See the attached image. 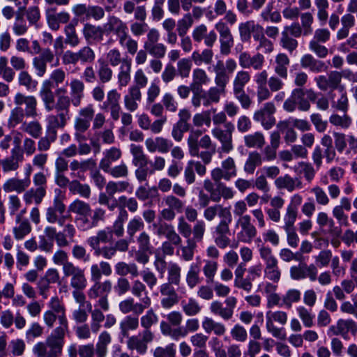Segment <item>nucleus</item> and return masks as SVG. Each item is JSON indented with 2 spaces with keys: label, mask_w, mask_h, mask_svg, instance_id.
I'll list each match as a JSON object with an SVG mask.
<instances>
[{
  "label": "nucleus",
  "mask_w": 357,
  "mask_h": 357,
  "mask_svg": "<svg viewBox=\"0 0 357 357\" xmlns=\"http://www.w3.org/2000/svg\"><path fill=\"white\" fill-rule=\"evenodd\" d=\"M283 220L284 223L283 229L287 234V243L290 247L296 248L298 245L300 241L294 227V223L296 220L283 219Z\"/></svg>",
  "instance_id": "79ce46f5"
},
{
  "label": "nucleus",
  "mask_w": 357,
  "mask_h": 357,
  "mask_svg": "<svg viewBox=\"0 0 357 357\" xmlns=\"http://www.w3.org/2000/svg\"><path fill=\"white\" fill-rule=\"evenodd\" d=\"M209 80L210 79L204 69L199 68H195L192 71L191 87L202 88V86L207 84Z\"/></svg>",
  "instance_id": "774afa93"
},
{
  "label": "nucleus",
  "mask_w": 357,
  "mask_h": 357,
  "mask_svg": "<svg viewBox=\"0 0 357 357\" xmlns=\"http://www.w3.org/2000/svg\"><path fill=\"white\" fill-rule=\"evenodd\" d=\"M130 153L132 155V164L135 166L144 167L147 164V158L144 153L142 147L139 145L132 144L130 146Z\"/></svg>",
  "instance_id": "bf43d9fd"
},
{
  "label": "nucleus",
  "mask_w": 357,
  "mask_h": 357,
  "mask_svg": "<svg viewBox=\"0 0 357 357\" xmlns=\"http://www.w3.org/2000/svg\"><path fill=\"white\" fill-rule=\"evenodd\" d=\"M303 202V197L299 194H294L290 199V203L287 207L283 219L296 220L299 206Z\"/></svg>",
  "instance_id": "de8ad7c7"
},
{
  "label": "nucleus",
  "mask_w": 357,
  "mask_h": 357,
  "mask_svg": "<svg viewBox=\"0 0 357 357\" xmlns=\"http://www.w3.org/2000/svg\"><path fill=\"white\" fill-rule=\"evenodd\" d=\"M277 128L283 134L284 140L287 144H292L296 141L298 137L297 132L288 119L280 121L277 123Z\"/></svg>",
  "instance_id": "f704fd0d"
},
{
  "label": "nucleus",
  "mask_w": 357,
  "mask_h": 357,
  "mask_svg": "<svg viewBox=\"0 0 357 357\" xmlns=\"http://www.w3.org/2000/svg\"><path fill=\"white\" fill-rule=\"evenodd\" d=\"M69 86L70 103L74 107H77L81 105L84 97V84L81 79L74 78L71 79Z\"/></svg>",
  "instance_id": "393cba45"
},
{
  "label": "nucleus",
  "mask_w": 357,
  "mask_h": 357,
  "mask_svg": "<svg viewBox=\"0 0 357 357\" xmlns=\"http://www.w3.org/2000/svg\"><path fill=\"white\" fill-rule=\"evenodd\" d=\"M46 195V190L43 188H31L26 190L23 195L24 202L26 205L35 203L39 205Z\"/></svg>",
  "instance_id": "ea45409f"
},
{
  "label": "nucleus",
  "mask_w": 357,
  "mask_h": 357,
  "mask_svg": "<svg viewBox=\"0 0 357 357\" xmlns=\"http://www.w3.org/2000/svg\"><path fill=\"white\" fill-rule=\"evenodd\" d=\"M290 60L284 53L278 54L275 59L274 71L280 78L286 79L288 76V66Z\"/></svg>",
  "instance_id": "58836bf2"
},
{
  "label": "nucleus",
  "mask_w": 357,
  "mask_h": 357,
  "mask_svg": "<svg viewBox=\"0 0 357 357\" xmlns=\"http://www.w3.org/2000/svg\"><path fill=\"white\" fill-rule=\"evenodd\" d=\"M120 98L121 94L116 89L110 90L107 92L106 100L100 107L105 112L109 111L114 121H117L120 117L121 109L119 103Z\"/></svg>",
  "instance_id": "6ab92c4d"
},
{
  "label": "nucleus",
  "mask_w": 357,
  "mask_h": 357,
  "mask_svg": "<svg viewBox=\"0 0 357 357\" xmlns=\"http://www.w3.org/2000/svg\"><path fill=\"white\" fill-rule=\"evenodd\" d=\"M158 321V315L153 309H150L146 312L140 318V324L144 330L142 332H149L150 334H154L151 328L153 325L157 324Z\"/></svg>",
  "instance_id": "4d7b16f0"
},
{
  "label": "nucleus",
  "mask_w": 357,
  "mask_h": 357,
  "mask_svg": "<svg viewBox=\"0 0 357 357\" xmlns=\"http://www.w3.org/2000/svg\"><path fill=\"white\" fill-rule=\"evenodd\" d=\"M14 102L16 105L24 104L26 107L24 114L27 117L35 118L38 116L37 105L38 102L33 96H24L22 93H17L15 96Z\"/></svg>",
  "instance_id": "b1692460"
},
{
  "label": "nucleus",
  "mask_w": 357,
  "mask_h": 357,
  "mask_svg": "<svg viewBox=\"0 0 357 357\" xmlns=\"http://www.w3.org/2000/svg\"><path fill=\"white\" fill-rule=\"evenodd\" d=\"M77 20H73L68 23L64 27L65 40L64 43L70 47H75L80 44L81 39L76 31Z\"/></svg>",
  "instance_id": "2f4dec72"
},
{
  "label": "nucleus",
  "mask_w": 357,
  "mask_h": 357,
  "mask_svg": "<svg viewBox=\"0 0 357 357\" xmlns=\"http://www.w3.org/2000/svg\"><path fill=\"white\" fill-rule=\"evenodd\" d=\"M114 236L112 234V228L110 227H107L104 229H99L96 232V235L88 238L86 243L93 250L100 247V243L112 242Z\"/></svg>",
  "instance_id": "bb28decb"
},
{
  "label": "nucleus",
  "mask_w": 357,
  "mask_h": 357,
  "mask_svg": "<svg viewBox=\"0 0 357 357\" xmlns=\"http://www.w3.org/2000/svg\"><path fill=\"white\" fill-rule=\"evenodd\" d=\"M213 71L215 73L214 81L216 86L225 90L229 82L230 75L226 71L223 61L218 60L215 64L213 66Z\"/></svg>",
  "instance_id": "c85d7f7f"
},
{
  "label": "nucleus",
  "mask_w": 357,
  "mask_h": 357,
  "mask_svg": "<svg viewBox=\"0 0 357 357\" xmlns=\"http://www.w3.org/2000/svg\"><path fill=\"white\" fill-rule=\"evenodd\" d=\"M68 210L78 216L86 215L92 213L90 205L79 199H76L69 205Z\"/></svg>",
  "instance_id": "052dcab7"
},
{
  "label": "nucleus",
  "mask_w": 357,
  "mask_h": 357,
  "mask_svg": "<svg viewBox=\"0 0 357 357\" xmlns=\"http://www.w3.org/2000/svg\"><path fill=\"white\" fill-rule=\"evenodd\" d=\"M106 26L108 31H113V33L117 36L121 47L126 49L127 52L130 55L136 54L138 43L129 35L126 22L115 15H109L107 17Z\"/></svg>",
  "instance_id": "f03ea898"
},
{
  "label": "nucleus",
  "mask_w": 357,
  "mask_h": 357,
  "mask_svg": "<svg viewBox=\"0 0 357 357\" xmlns=\"http://www.w3.org/2000/svg\"><path fill=\"white\" fill-rule=\"evenodd\" d=\"M243 142L249 149H261L266 144L265 137L261 132L257 131L245 135Z\"/></svg>",
  "instance_id": "a19ab883"
},
{
  "label": "nucleus",
  "mask_w": 357,
  "mask_h": 357,
  "mask_svg": "<svg viewBox=\"0 0 357 357\" xmlns=\"http://www.w3.org/2000/svg\"><path fill=\"white\" fill-rule=\"evenodd\" d=\"M237 174L235 161L233 158L228 157L221 162L220 167L213 169L211 172V178L215 182H219L222 179L230 181Z\"/></svg>",
  "instance_id": "4468645a"
},
{
  "label": "nucleus",
  "mask_w": 357,
  "mask_h": 357,
  "mask_svg": "<svg viewBox=\"0 0 357 357\" xmlns=\"http://www.w3.org/2000/svg\"><path fill=\"white\" fill-rule=\"evenodd\" d=\"M77 55L79 63L82 64L92 63L96 59L94 50L89 45H85L78 50Z\"/></svg>",
  "instance_id": "338daca9"
},
{
  "label": "nucleus",
  "mask_w": 357,
  "mask_h": 357,
  "mask_svg": "<svg viewBox=\"0 0 357 357\" xmlns=\"http://www.w3.org/2000/svg\"><path fill=\"white\" fill-rule=\"evenodd\" d=\"M250 73L241 70L236 72L232 81L233 90H242L250 82Z\"/></svg>",
  "instance_id": "5fc2aeb1"
},
{
  "label": "nucleus",
  "mask_w": 357,
  "mask_h": 357,
  "mask_svg": "<svg viewBox=\"0 0 357 357\" xmlns=\"http://www.w3.org/2000/svg\"><path fill=\"white\" fill-rule=\"evenodd\" d=\"M139 327V318L133 315L125 317L119 324L120 335L128 337L129 332L136 331Z\"/></svg>",
  "instance_id": "e433bc0d"
},
{
  "label": "nucleus",
  "mask_w": 357,
  "mask_h": 357,
  "mask_svg": "<svg viewBox=\"0 0 357 357\" xmlns=\"http://www.w3.org/2000/svg\"><path fill=\"white\" fill-rule=\"evenodd\" d=\"M93 284L87 291L88 297L94 300L98 298L96 306L100 307L105 312L109 310L108 295L112 289V282L109 280L92 282Z\"/></svg>",
  "instance_id": "20e7f679"
},
{
  "label": "nucleus",
  "mask_w": 357,
  "mask_h": 357,
  "mask_svg": "<svg viewBox=\"0 0 357 357\" xmlns=\"http://www.w3.org/2000/svg\"><path fill=\"white\" fill-rule=\"evenodd\" d=\"M264 62L265 58L259 52L251 55L248 52H242L238 56L239 65L243 69L252 68L259 71L264 68Z\"/></svg>",
  "instance_id": "aec40b11"
},
{
  "label": "nucleus",
  "mask_w": 357,
  "mask_h": 357,
  "mask_svg": "<svg viewBox=\"0 0 357 357\" xmlns=\"http://www.w3.org/2000/svg\"><path fill=\"white\" fill-rule=\"evenodd\" d=\"M276 107L273 102H267L263 106L255 112L253 119L261 123V126L266 130L271 129L276 123L274 114Z\"/></svg>",
  "instance_id": "9b49d317"
},
{
  "label": "nucleus",
  "mask_w": 357,
  "mask_h": 357,
  "mask_svg": "<svg viewBox=\"0 0 357 357\" xmlns=\"http://www.w3.org/2000/svg\"><path fill=\"white\" fill-rule=\"evenodd\" d=\"M234 129V125L231 122H227L224 125V128L215 126L211 130L212 135L221 144L220 147V152L229 153L234 149L233 132Z\"/></svg>",
  "instance_id": "0eeeda50"
},
{
  "label": "nucleus",
  "mask_w": 357,
  "mask_h": 357,
  "mask_svg": "<svg viewBox=\"0 0 357 357\" xmlns=\"http://www.w3.org/2000/svg\"><path fill=\"white\" fill-rule=\"evenodd\" d=\"M45 109L47 112L55 110L56 114H51L46 118L47 131L56 132V129L65 127L70 119V108L56 105L54 99H41Z\"/></svg>",
  "instance_id": "7ed1b4c3"
},
{
  "label": "nucleus",
  "mask_w": 357,
  "mask_h": 357,
  "mask_svg": "<svg viewBox=\"0 0 357 357\" xmlns=\"http://www.w3.org/2000/svg\"><path fill=\"white\" fill-rule=\"evenodd\" d=\"M116 275L125 278L126 275L130 274L132 277L139 275L137 266L135 263L127 264L124 261H119L114 266Z\"/></svg>",
  "instance_id": "09e8293b"
},
{
  "label": "nucleus",
  "mask_w": 357,
  "mask_h": 357,
  "mask_svg": "<svg viewBox=\"0 0 357 357\" xmlns=\"http://www.w3.org/2000/svg\"><path fill=\"white\" fill-rule=\"evenodd\" d=\"M11 151L10 156L2 160L0 162L4 172L15 171L19 167V163L24 160L23 154Z\"/></svg>",
  "instance_id": "c03bdc74"
},
{
  "label": "nucleus",
  "mask_w": 357,
  "mask_h": 357,
  "mask_svg": "<svg viewBox=\"0 0 357 357\" xmlns=\"http://www.w3.org/2000/svg\"><path fill=\"white\" fill-rule=\"evenodd\" d=\"M47 306L49 307L48 310H52L54 312L59 314V320L67 319L65 305L58 296L52 297L47 303Z\"/></svg>",
  "instance_id": "13d9d810"
},
{
  "label": "nucleus",
  "mask_w": 357,
  "mask_h": 357,
  "mask_svg": "<svg viewBox=\"0 0 357 357\" xmlns=\"http://www.w3.org/2000/svg\"><path fill=\"white\" fill-rule=\"evenodd\" d=\"M151 305V299L149 296L146 295L140 299V302H135L133 298L128 297L119 303V308L123 314H126L132 312L136 315H139L148 309Z\"/></svg>",
  "instance_id": "ddd939ff"
},
{
  "label": "nucleus",
  "mask_w": 357,
  "mask_h": 357,
  "mask_svg": "<svg viewBox=\"0 0 357 357\" xmlns=\"http://www.w3.org/2000/svg\"><path fill=\"white\" fill-rule=\"evenodd\" d=\"M336 153L333 146L327 147L324 153L319 146H316L312 153V158L317 168L319 169L322 165L323 156L326 158L328 163L331 162L335 158Z\"/></svg>",
  "instance_id": "c756f323"
},
{
  "label": "nucleus",
  "mask_w": 357,
  "mask_h": 357,
  "mask_svg": "<svg viewBox=\"0 0 357 357\" xmlns=\"http://www.w3.org/2000/svg\"><path fill=\"white\" fill-rule=\"evenodd\" d=\"M128 213L126 210L119 211L118 216L113 223L112 228V235L121 238L124 234V222L128 220Z\"/></svg>",
  "instance_id": "603ef678"
},
{
  "label": "nucleus",
  "mask_w": 357,
  "mask_h": 357,
  "mask_svg": "<svg viewBox=\"0 0 357 357\" xmlns=\"http://www.w3.org/2000/svg\"><path fill=\"white\" fill-rule=\"evenodd\" d=\"M154 337V334L141 332L137 335L127 337L126 345L128 349L136 351L139 355H144L148 350V344L153 341Z\"/></svg>",
  "instance_id": "2eb2a0df"
},
{
  "label": "nucleus",
  "mask_w": 357,
  "mask_h": 357,
  "mask_svg": "<svg viewBox=\"0 0 357 357\" xmlns=\"http://www.w3.org/2000/svg\"><path fill=\"white\" fill-rule=\"evenodd\" d=\"M181 280V268L175 262H169L167 266V282L175 286H179Z\"/></svg>",
  "instance_id": "864d4df0"
},
{
  "label": "nucleus",
  "mask_w": 357,
  "mask_h": 357,
  "mask_svg": "<svg viewBox=\"0 0 357 357\" xmlns=\"http://www.w3.org/2000/svg\"><path fill=\"white\" fill-rule=\"evenodd\" d=\"M174 286L170 283L164 282L159 287V292L161 295L160 305L163 309L169 310L179 302L180 297Z\"/></svg>",
  "instance_id": "a211bd4d"
},
{
  "label": "nucleus",
  "mask_w": 357,
  "mask_h": 357,
  "mask_svg": "<svg viewBox=\"0 0 357 357\" xmlns=\"http://www.w3.org/2000/svg\"><path fill=\"white\" fill-rule=\"evenodd\" d=\"M107 22L102 26L86 23L82 29L83 36L89 44L100 43L104 40V34L109 35L113 31H108Z\"/></svg>",
  "instance_id": "f3484780"
},
{
  "label": "nucleus",
  "mask_w": 357,
  "mask_h": 357,
  "mask_svg": "<svg viewBox=\"0 0 357 357\" xmlns=\"http://www.w3.org/2000/svg\"><path fill=\"white\" fill-rule=\"evenodd\" d=\"M235 228L238 229L237 241L241 243H251L257 235V228L252 222L250 215L248 214L236 220Z\"/></svg>",
  "instance_id": "6e6552de"
},
{
  "label": "nucleus",
  "mask_w": 357,
  "mask_h": 357,
  "mask_svg": "<svg viewBox=\"0 0 357 357\" xmlns=\"http://www.w3.org/2000/svg\"><path fill=\"white\" fill-rule=\"evenodd\" d=\"M132 60L130 59L119 66L118 72V84L120 87L126 86L130 81Z\"/></svg>",
  "instance_id": "49530a36"
},
{
  "label": "nucleus",
  "mask_w": 357,
  "mask_h": 357,
  "mask_svg": "<svg viewBox=\"0 0 357 357\" xmlns=\"http://www.w3.org/2000/svg\"><path fill=\"white\" fill-rule=\"evenodd\" d=\"M301 66L309 68L313 73H320L326 70L327 66L320 60L316 59L310 54H304L301 59Z\"/></svg>",
  "instance_id": "72a5a7b5"
},
{
  "label": "nucleus",
  "mask_w": 357,
  "mask_h": 357,
  "mask_svg": "<svg viewBox=\"0 0 357 357\" xmlns=\"http://www.w3.org/2000/svg\"><path fill=\"white\" fill-rule=\"evenodd\" d=\"M266 327L268 332L276 338L284 340L286 335L283 328H278L274 325V322H277L280 325H285L288 320L287 312L281 310L271 311L269 310L266 313Z\"/></svg>",
  "instance_id": "1a4fd4ad"
},
{
  "label": "nucleus",
  "mask_w": 357,
  "mask_h": 357,
  "mask_svg": "<svg viewBox=\"0 0 357 357\" xmlns=\"http://www.w3.org/2000/svg\"><path fill=\"white\" fill-rule=\"evenodd\" d=\"M66 79V73L62 68L54 69L50 75V79H45L39 91L40 99H54V87L62 84Z\"/></svg>",
  "instance_id": "423d86ee"
},
{
  "label": "nucleus",
  "mask_w": 357,
  "mask_h": 357,
  "mask_svg": "<svg viewBox=\"0 0 357 357\" xmlns=\"http://www.w3.org/2000/svg\"><path fill=\"white\" fill-rule=\"evenodd\" d=\"M202 326L206 333H213L217 336H222L227 331L224 324L208 317L204 318Z\"/></svg>",
  "instance_id": "473e14b6"
},
{
  "label": "nucleus",
  "mask_w": 357,
  "mask_h": 357,
  "mask_svg": "<svg viewBox=\"0 0 357 357\" xmlns=\"http://www.w3.org/2000/svg\"><path fill=\"white\" fill-rule=\"evenodd\" d=\"M262 161L263 158L259 152L252 151L249 153L243 166V171L247 174H253L256 168L261 165Z\"/></svg>",
  "instance_id": "a18cd8bd"
},
{
  "label": "nucleus",
  "mask_w": 357,
  "mask_h": 357,
  "mask_svg": "<svg viewBox=\"0 0 357 357\" xmlns=\"http://www.w3.org/2000/svg\"><path fill=\"white\" fill-rule=\"evenodd\" d=\"M31 180L29 178L20 179L16 177L8 178L3 184V189L6 192H16L22 193L30 185Z\"/></svg>",
  "instance_id": "cd10ccee"
},
{
  "label": "nucleus",
  "mask_w": 357,
  "mask_h": 357,
  "mask_svg": "<svg viewBox=\"0 0 357 357\" xmlns=\"http://www.w3.org/2000/svg\"><path fill=\"white\" fill-rule=\"evenodd\" d=\"M68 189L73 195H79L85 199H89L91 196V188L89 185L81 183L77 179L71 181Z\"/></svg>",
  "instance_id": "e2e57ef3"
},
{
  "label": "nucleus",
  "mask_w": 357,
  "mask_h": 357,
  "mask_svg": "<svg viewBox=\"0 0 357 357\" xmlns=\"http://www.w3.org/2000/svg\"><path fill=\"white\" fill-rule=\"evenodd\" d=\"M225 307L223 303L218 300L211 303L209 310L215 316L220 317L225 321H229L232 319L234 313V309L236 307L237 299L234 296L227 297L225 300Z\"/></svg>",
  "instance_id": "9d476101"
},
{
  "label": "nucleus",
  "mask_w": 357,
  "mask_h": 357,
  "mask_svg": "<svg viewBox=\"0 0 357 357\" xmlns=\"http://www.w3.org/2000/svg\"><path fill=\"white\" fill-rule=\"evenodd\" d=\"M54 103L56 105L70 108V97L67 95V89L66 87H56L54 93Z\"/></svg>",
  "instance_id": "69168bd1"
},
{
  "label": "nucleus",
  "mask_w": 357,
  "mask_h": 357,
  "mask_svg": "<svg viewBox=\"0 0 357 357\" xmlns=\"http://www.w3.org/2000/svg\"><path fill=\"white\" fill-rule=\"evenodd\" d=\"M195 171L200 176H203L206 173V167L200 161L193 160H189L184 169V180L188 185H192L195 182L196 176Z\"/></svg>",
  "instance_id": "412c9836"
},
{
  "label": "nucleus",
  "mask_w": 357,
  "mask_h": 357,
  "mask_svg": "<svg viewBox=\"0 0 357 357\" xmlns=\"http://www.w3.org/2000/svg\"><path fill=\"white\" fill-rule=\"evenodd\" d=\"M66 206L63 202V199L59 196H56L53 199L52 206L47 208L45 217L49 224L57 223L63 227L61 231H57L53 226H47L44 229V236L56 242L59 248H66L75 242V238L77 234V229L72 223L66 222L71 220L70 215H64Z\"/></svg>",
  "instance_id": "f257e3e1"
},
{
  "label": "nucleus",
  "mask_w": 357,
  "mask_h": 357,
  "mask_svg": "<svg viewBox=\"0 0 357 357\" xmlns=\"http://www.w3.org/2000/svg\"><path fill=\"white\" fill-rule=\"evenodd\" d=\"M15 226L13 228L14 238L21 241L32 231V227L29 219H22L20 217L15 219Z\"/></svg>",
  "instance_id": "7c9ffc66"
},
{
  "label": "nucleus",
  "mask_w": 357,
  "mask_h": 357,
  "mask_svg": "<svg viewBox=\"0 0 357 357\" xmlns=\"http://www.w3.org/2000/svg\"><path fill=\"white\" fill-rule=\"evenodd\" d=\"M70 15L68 12L62 11L60 13H47V21L49 27L52 30L56 31L60 27V24H66L69 22Z\"/></svg>",
  "instance_id": "c9c22d12"
},
{
  "label": "nucleus",
  "mask_w": 357,
  "mask_h": 357,
  "mask_svg": "<svg viewBox=\"0 0 357 357\" xmlns=\"http://www.w3.org/2000/svg\"><path fill=\"white\" fill-rule=\"evenodd\" d=\"M98 76L101 83H107L112 80L113 71L106 61L98 59Z\"/></svg>",
  "instance_id": "680f3d73"
},
{
  "label": "nucleus",
  "mask_w": 357,
  "mask_h": 357,
  "mask_svg": "<svg viewBox=\"0 0 357 357\" xmlns=\"http://www.w3.org/2000/svg\"><path fill=\"white\" fill-rule=\"evenodd\" d=\"M96 167V162L93 158H89L80 161L75 159L69 164V167L71 171V176L77 177L80 179L84 178L83 174L85 172L93 169Z\"/></svg>",
  "instance_id": "5701e85b"
},
{
  "label": "nucleus",
  "mask_w": 357,
  "mask_h": 357,
  "mask_svg": "<svg viewBox=\"0 0 357 357\" xmlns=\"http://www.w3.org/2000/svg\"><path fill=\"white\" fill-rule=\"evenodd\" d=\"M200 269L197 264H192L185 275V282L190 289L195 288L201 282Z\"/></svg>",
  "instance_id": "6e6d98bb"
},
{
  "label": "nucleus",
  "mask_w": 357,
  "mask_h": 357,
  "mask_svg": "<svg viewBox=\"0 0 357 357\" xmlns=\"http://www.w3.org/2000/svg\"><path fill=\"white\" fill-rule=\"evenodd\" d=\"M65 278H70V287L73 289H85L88 280L84 269L75 264L68 265V268H64L63 271Z\"/></svg>",
  "instance_id": "f8f14e48"
},
{
  "label": "nucleus",
  "mask_w": 357,
  "mask_h": 357,
  "mask_svg": "<svg viewBox=\"0 0 357 357\" xmlns=\"http://www.w3.org/2000/svg\"><path fill=\"white\" fill-rule=\"evenodd\" d=\"M104 157L101 159L99 167L103 171H107L112 163L121 157V151L116 147H112L103 152Z\"/></svg>",
  "instance_id": "4c0bfd02"
},
{
  "label": "nucleus",
  "mask_w": 357,
  "mask_h": 357,
  "mask_svg": "<svg viewBox=\"0 0 357 357\" xmlns=\"http://www.w3.org/2000/svg\"><path fill=\"white\" fill-rule=\"evenodd\" d=\"M64 340H61L49 335L46 342H39L32 349L36 357H59L63 351Z\"/></svg>",
  "instance_id": "39448f33"
},
{
  "label": "nucleus",
  "mask_w": 357,
  "mask_h": 357,
  "mask_svg": "<svg viewBox=\"0 0 357 357\" xmlns=\"http://www.w3.org/2000/svg\"><path fill=\"white\" fill-rule=\"evenodd\" d=\"M355 17L351 13H347L341 17L342 28L336 33L338 40L345 39L349 36L350 29L355 25Z\"/></svg>",
  "instance_id": "37998d69"
},
{
  "label": "nucleus",
  "mask_w": 357,
  "mask_h": 357,
  "mask_svg": "<svg viewBox=\"0 0 357 357\" xmlns=\"http://www.w3.org/2000/svg\"><path fill=\"white\" fill-rule=\"evenodd\" d=\"M213 52L211 49H204L199 52L194 51L191 55V60L197 66H201L203 63L206 65L211 64L213 61Z\"/></svg>",
  "instance_id": "3c124183"
},
{
  "label": "nucleus",
  "mask_w": 357,
  "mask_h": 357,
  "mask_svg": "<svg viewBox=\"0 0 357 357\" xmlns=\"http://www.w3.org/2000/svg\"><path fill=\"white\" fill-rule=\"evenodd\" d=\"M20 130L27 133L33 138H39L43 132V127L38 121H24L20 126Z\"/></svg>",
  "instance_id": "8fccbe9b"
},
{
  "label": "nucleus",
  "mask_w": 357,
  "mask_h": 357,
  "mask_svg": "<svg viewBox=\"0 0 357 357\" xmlns=\"http://www.w3.org/2000/svg\"><path fill=\"white\" fill-rule=\"evenodd\" d=\"M263 31V27L254 20L241 22L238 26L239 36L243 43L249 42L252 34H253V38L255 39V36L257 34L259 35Z\"/></svg>",
  "instance_id": "4be33fe9"
},
{
  "label": "nucleus",
  "mask_w": 357,
  "mask_h": 357,
  "mask_svg": "<svg viewBox=\"0 0 357 357\" xmlns=\"http://www.w3.org/2000/svg\"><path fill=\"white\" fill-rule=\"evenodd\" d=\"M274 184L278 190H287L291 192L296 189L303 188V183L298 178H293L286 174L284 176H278L274 181Z\"/></svg>",
  "instance_id": "a878e982"
},
{
  "label": "nucleus",
  "mask_w": 357,
  "mask_h": 357,
  "mask_svg": "<svg viewBox=\"0 0 357 357\" xmlns=\"http://www.w3.org/2000/svg\"><path fill=\"white\" fill-rule=\"evenodd\" d=\"M106 62L112 67L120 66L130 59L127 56H122L121 52L117 48L109 50L106 54Z\"/></svg>",
  "instance_id": "0e129e2a"
},
{
  "label": "nucleus",
  "mask_w": 357,
  "mask_h": 357,
  "mask_svg": "<svg viewBox=\"0 0 357 357\" xmlns=\"http://www.w3.org/2000/svg\"><path fill=\"white\" fill-rule=\"evenodd\" d=\"M290 277L294 280H301L308 278L310 281L314 282L317 279L318 269L314 264L300 263L297 266H292L289 270Z\"/></svg>",
  "instance_id": "dca6fc26"
}]
</instances>
